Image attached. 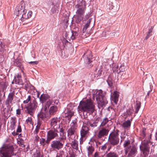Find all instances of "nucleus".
<instances>
[{
  "label": "nucleus",
  "instance_id": "nucleus-1",
  "mask_svg": "<svg viewBox=\"0 0 157 157\" xmlns=\"http://www.w3.org/2000/svg\"><path fill=\"white\" fill-rule=\"evenodd\" d=\"M129 139L124 141L123 146L125 154L127 157H135L137 154L138 147L137 146L132 144Z\"/></svg>",
  "mask_w": 157,
  "mask_h": 157
},
{
  "label": "nucleus",
  "instance_id": "nucleus-2",
  "mask_svg": "<svg viewBox=\"0 0 157 157\" xmlns=\"http://www.w3.org/2000/svg\"><path fill=\"white\" fill-rule=\"evenodd\" d=\"M96 97L97 101L98 107V108L104 107L107 103V101L105 97V95L103 93L101 90H97L93 94V99Z\"/></svg>",
  "mask_w": 157,
  "mask_h": 157
},
{
  "label": "nucleus",
  "instance_id": "nucleus-3",
  "mask_svg": "<svg viewBox=\"0 0 157 157\" xmlns=\"http://www.w3.org/2000/svg\"><path fill=\"white\" fill-rule=\"evenodd\" d=\"M14 147L11 144H4L0 148L2 157H11L14 154Z\"/></svg>",
  "mask_w": 157,
  "mask_h": 157
},
{
  "label": "nucleus",
  "instance_id": "nucleus-4",
  "mask_svg": "<svg viewBox=\"0 0 157 157\" xmlns=\"http://www.w3.org/2000/svg\"><path fill=\"white\" fill-rule=\"evenodd\" d=\"M57 111V109H41L40 113L38 115V117L44 121L46 118L50 117V115L54 114Z\"/></svg>",
  "mask_w": 157,
  "mask_h": 157
},
{
  "label": "nucleus",
  "instance_id": "nucleus-5",
  "mask_svg": "<svg viewBox=\"0 0 157 157\" xmlns=\"http://www.w3.org/2000/svg\"><path fill=\"white\" fill-rule=\"evenodd\" d=\"M119 131L112 132L109 135L108 139V142L112 146H115L118 144L120 139Z\"/></svg>",
  "mask_w": 157,
  "mask_h": 157
},
{
  "label": "nucleus",
  "instance_id": "nucleus-6",
  "mask_svg": "<svg viewBox=\"0 0 157 157\" xmlns=\"http://www.w3.org/2000/svg\"><path fill=\"white\" fill-rule=\"evenodd\" d=\"M95 104L91 99L83 98L79 103L78 108H94Z\"/></svg>",
  "mask_w": 157,
  "mask_h": 157
},
{
  "label": "nucleus",
  "instance_id": "nucleus-7",
  "mask_svg": "<svg viewBox=\"0 0 157 157\" xmlns=\"http://www.w3.org/2000/svg\"><path fill=\"white\" fill-rule=\"evenodd\" d=\"M64 144V140L59 138L52 141L51 143V148L54 150H59L61 149Z\"/></svg>",
  "mask_w": 157,
  "mask_h": 157
},
{
  "label": "nucleus",
  "instance_id": "nucleus-8",
  "mask_svg": "<svg viewBox=\"0 0 157 157\" xmlns=\"http://www.w3.org/2000/svg\"><path fill=\"white\" fill-rule=\"evenodd\" d=\"M75 8L78 9L76 12L77 16L83 17L86 10V6L84 1L79 2L75 6Z\"/></svg>",
  "mask_w": 157,
  "mask_h": 157
},
{
  "label": "nucleus",
  "instance_id": "nucleus-9",
  "mask_svg": "<svg viewBox=\"0 0 157 157\" xmlns=\"http://www.w3.org/2000/svg\"><path fill=\"white\" fill-rule=\"evenodd\" d=\"M26 11L25 4L22 3L17 6L15 10V14L17 16H18L21 15H22V13H25Z\"/></svg>",
  "mask_w": 157,
  "mask_h": 157
},
{
  "label": "nucleus",
  "instance_id": "nucleus-10",
  "mask_svg": "<svg viewBox=\"0 0 157 157\" xmlns=\"http://www.w3.org/2000/svg\"><path fill=\"white\" fill-rule=\"evenodd\" d=\"M58 130L54 129V130H51L47 132V138L50 142L52 140L58 137Z\"/></svg>",
  "mask_w": 157,
  "mask_h": 157
},
{
  "label": "nucleus",
  "instance_id": "nucleus-11",
  "mask_svg": "<svg viewBox=\"0 0 157 157\" xmlns=\"http://www.w3.org/2000/svg\"><path fill=\"white\" fill-rule=\"evenodd\" d=\"M109 130L104 127H102L98 131V134H97V138L99 139H100L105 136H107L108 134Z\"/></svg>",
  "mask_w": 157,
  "mask_h": 157
},
{
  "label": "nucleus",
  "instance_id": "nucleus-12",
  "mask_svg": "<svg viewBox=\"0 0 157 157\" xmlns=\"http://www.w3.org/2000/svg\"><path fill=\"white\" fill-rule=\"evenodd\" d=\"M119 97L118 92L117 91H115L113 94L111 95V102L114 107H118L117 103L118 101Z\"/></svg>",
  "mask_w": 157,
  "mask_h": 157
},
{
  "label": "nucleus",
  "instance_id": "nucleus-13",
  "mask_svg": "<svg viewBox=\"0 0 157 157\" xmlns=\"http://www.w3.org/2000/svg\"><path fill=\"white\" fill-rule=\"evenodd\" d=\"M77 131V129L70 127L67 131V136L69 140L75 139Z\"/></svg>",
  "mask_w": 157,
  "mask_h": 157
},
{
  "label": "nucleus",
  "instance_id": "nucleus-14",
  "mask_svg": "<svg viewBox=\"0 0 157 157\" xmlns=\"http://www.w3.org/2000/svg\"><path fill=\"white\" fill-rule=\"evenodd\" d=\"M91 53V52L90 50H88L83 55L85 62L87 64H90L92 62L91 60L92 56Z\"/></svg>",
  "mask_w": 157,
  "mask_h": 157
},
{
  "label": "nucleus",
  "instance_id": "nucleus-15",
  "mask_svg": "<svg viewBox=\"0 0 157 157\" xmlns=\"http://www.w3.org/2000/svg\"><path fill=\"white\" fill-rule=\"evenodd\" d=\"M89 128L85 125H83L80 131L81 136L82 137H87L89 135Z\"/></svg>",
  "mask_w": 157,
  "mask_h": 157
},
{
  "label": "nucleus",
  "instance_id": "nucleus-16",
  "mask_svg": "<svg viewBox=\"0 0 157 157\" xmlns=\"http://www.w3.org/2000/svg\"><path fill=\"white\" fill-rule=\"evenodd\" d=\"M14 92L13 91V92L10 93L8 96V98L6 102V106L8 108H10V104H12V102L13 100V97L14 96Z\"/></svg>",
  "mask_w": 157,
  "mask_h": 157
},
{
  "label": "nucleus",
  "instance_id": "nucleus-17",
  "mask_svg": "<svg viewBox=\"0 0 157 157\" xmlns=\"http://www.w3.org/2000/svg\"><path fill=\"white\" fill-rule=\"evenodd\" d=\"M150 144V142L148 143H144L142 145L140 146V150L143 152V154H144V153L146 152H148L149 151V144Z\"/></svg>",
  "mask_w": 157,
  "mask_h": 157
},
{
  "label": "nucleus",
  "instance_id": "nucleus-18",
  "mask_svg": "<svg viewBox=\"0 0 157 157\" xmlns=\"http://www.w3.org/2000/svg\"><path fill=\"white\" fill-rule=\"evenodd\" d=\"M63 113L65 114V117H68V120L69 122L71 121V117L73 115L74 112L70 110V109H66Z\"/></svg>",
  "mask_w": 157,
  "mask_h": 157
},
{
  "label": "nucleus",
  "instance_id": "nucleus-19",
  "mask_svg": "<svg viewBox=\"0 0 157 157\" xmlns=\"http://www.w3.org/2000/svg\"><path fill=\"white\" fill-rule=\"evenodd\" d=\"M59 120L57 117L53 118L51 120V127L55 129L57 128L58 126H59Z\"/></svg>",
  "mask_w": 157,
  "mask_h": 157
},
{
  "label": "nucleus",
  "instance_id": "nucleus-20",
  "mask_svg": "<svg viewBox=\"0 0 157 157\" xmlns=\"http://www.w3.org/2000/svg\"><path fill=\"white\" fill-rule=\"evenodd\" d=\"M32 15V12L31 11H29L28 13L26 12L25 13H22V17L21 18V20L22 22H24L25 21L31 17Z\"/></svg>",
  "mask_w": 157,
  "mask_h": 157
},
{
  "label": "nucleus",
  "instance_id": "nucleus-21",
  "mask_svg": "<svg viewBox=\"0 0 157 157\" xmlns=\"http://www.w3.org/2000/svg\"><path fill=\"white\" fill-rule=\"evenodd\" d=\"M14 81H15V83L16 84L22 85L23 84L20 74H18L17 75L14 77Z\"/></svg>",
  "mask_w": 157,
  "mask_h": 157
},
{
  "label": "nucleus",
  "instance_id": "nucleus-22",
  "mask_svg": "<svg viewBox=\"0 0 157 157\" xmlns=\"http://www.w3.org/2000/svg\"><path fill=\"white\" fill-rule=\"evenodd\" d=\"M37 103L35 99L31 100L25 108H36L37 107Z\"/></svg>",
  "mask_w": 157,
  "mask_h": 157
},
{
  "label": "nucleus",
  "instance_id": "nucleus-23",
  "mask_svg": "<svg viewBox=\"0 0 157 157\" xmlns=\"http://www.w3.org/2000/svg\"><path fill=\"white\" fill-rule=\"evenodd\" d=\"M59 131L60 133V136L61 137L59 138L61 139H63L65 140L66 139V132L63 128L62 127L60 128L59 126Z\"/></svg>",
  "mask_w": 157,
  "mask_h": 157
},
{
  "label": "nucleus",
  "instance_id": "nucleus-24",
  "mask_svg": "<svg viewBox=\"0 0 157 157\" xmlns=\"http://www.w3.org/2000/svg\"><path fill=\"white\" fill-rule=\"evenodd\" d=\"M50 97L49 95L45 94H43L41 95L40 98V101L42 103H44L46 100H48Z\"/></svg>",
  "mask_w": 157,
  "mask_h": 157
},
{
  "label": "nucleus",
  "instance_id": "nucleus-25",
  "mask_svg": "<svg viewBox=\"0 0 157 157\" xmlns=\"http://www.w3.org/2000/svg\"><path fill=\"white\" fill-rule=\"evenodd\" d=\"M131 124V121L128 120L124 121L121 125L124 129H128L130 128Z\"/></svg>",
  "mask_w": 157,
  "mask_h": 157
},
{
  "label": "nucleus",
  "instance_id": "nucleus-26",
  "mask_svg": "<svg viewBox=\"0 0 157 157\" xmlns=\"http://www.w3.org/2000/svg\"><path fill=\"white\" fill-rule=\"evenodd\" d=\"M86 149L88 155H91L94 151V148L92 145L87 146Z\"/></svg>",
  "mask_w": 157,
  "mask_h": 157
},
{
  "label": "nucleus",
  "instance_id": "nucleus-27",
  "mask_svg": "<svg viewBox=\"0 0 157 157\" xmlns=\"http://www.w3.org/2000/svg\"><path fill=\"white\" fill-rule=\"evenodd\" d=\"M39 141L40 145L43 147L46 144H48L50 142L47 138L46 140L45 139L41 138L39 139Z\"/></svg>",
  "mask_w": 157,
  "mask_h": 157
},
{
  "label": "nucleus",
  "instance_id": "nucleus-28",
  "mask_svg": "<svg viewBox=\"0 0 157 157\" xmlns=\"http://www.w3.org/2000/svg\"><path fill=\"white\" fill-rule=\"evenodd\" d=\"M14 66L18 67L20 69H22L23 68L22 63L21 60L17 59L14 60L13 63Z\"/></svg>",
  "mask_w": 157,
  "mask_h": 157
},
{
  "label": "nucleus",
  "instance_id": "nucleus-29",
  "mask_svg": "<svg viewBox=\"0 0 157 157\" xmlns=\"http://www.w3.org/2000/svg\"><path fill=\"white\" fill-rule=\"evenodd\" d=\"M42 124V121L40 119L38 120L37 121V124L36 126V128L34 132V134H37L39 131V130L40 128V126Z\"/></svg>",
  "mask_w": 157,
  "mask_h": 157
},
{
  "label": "nucleus",
  "instance_id": "nucleus-30",
  "mask_svg": "<svg viewBox=\"0 0 157 157\" xmlns=\"http://www.w3.org/2000/svg\"><path fill=\"white\" fill-rule=\"evenodd\" d=\"M16 120L15 117H12L11 121V125L10 128L11 129L13 130L15 128Z\"/></svg>",
  "mask_w": 157,
  "mask_h": 157
},
{
  "label": "nucleus",
  "instance_id": "nucleus-31",
  "mask_svg": "<svg viewBox=\"0 0 157 157\" xmlns=\"http://www.w3.org/2000/svg\"><path fill=\"white\" fill-rule=\"evenodd\" d=\"M108 145V144L106 143L100 146L99 147V151L101 152H104L107 149V146Z\"/></svg>",
  "mask_w": 157,
  "mask_h": 157
},
{
  "label": "nucleus",
  "instance_id": "nucleus-32",
  "mask_svg": "<svg viewBox=\"0 0 157 157\" xmlns=\"http://www.w3.org/2000/svg\"><path fill=\"white\" fill-rule=\"evenodd\" d=\"M72 140L71 143V145L72 147L75 149H77L78 147V143L77 140H76L75 139L73 140Z\"/></svg>",
  "mask_w": 157,
  "mask_h": 157
},
{
  "label": "nucleus",
  "instance_id": "nucleus-33",
  "mask_svg": "<svg viewBox=\"0 0 157 157\" xmlns=\"http://www.w3.org/2000/svg\"><path fill=\"white\" fill-rule=\"evenodd\" d=\"M77 120L76 118H75L73 120L70 124V127L77 129Z\"/></svg>",
  "mask_w": 157,
  "mask_h": 157
},
{
  "label": "nucleus",
  "instance_id": "nucleus-34",
  "mask_svg": "<svg viewBox=\"0 0 157 157\" xmlns=\"http://www.w3.org/2000/svg\"><path fill=\"white\" fill-rule=\"evenodd\" d=\"M105 157H118V155L116 152L110 151L106 155Z\"/></svg>",
  "mask_w": 157,
  "mask_h": 157
},
{
  "label": "nucleus",
  "instance_id": "nucleus-35",
  "mask_svg": "<svg viewBox=\"0 0 157 157\" xmlns=\"http://www.w3.org/2000/svg\"><path fill=\"white\" fill-rule=\"evenodd\" d=\"M109 121V120L108 118H105L103 119V121L100 126V127L101 128V127H104L108 122Z\"/></svg>",
  "mask_w": 157,
  "mask_h": 157
},
{
  "label": "nucleus",
  "instance_id": "nucleus-36",
  "mask_svg": "<svg viewBox=\"0 0 157 157\" xmlns=\"http://www.w3.org/2000/svg\"><path fill=\"white\" fill-rule=\"evenodd\" d=\"M145 105L144 104L141 105L140 102L139 101H136L135 103V108H140V107L142 108L144 107Z\"/></svg>",
  "mask_w": 157,
  "mask_h": 157
},
{
  "label": "nucleus",
  "instance_id": "nucleus-37",
  "mask_svg": "<svg viewBox=\"0 0 157 157\" xmlns=\"http://www.w3.org/2000/svg\"><path fill=\"white\" fill-rule=\"evenodd\" d=\"M34 88V87L33 86H32L29 83H27L25 85V88L27 91L29 89L31 90H33Z\"/></svg>",
  "mask_w": 157,
  "mask_h": 157
},
{
  "label": "nucleus",
  "instance_id": "nucleus-38",
  "mask_svg": "<svg viewBox=\"0 0 157 157\" xmlns=\"http://www.w3.org/2000/svg\"><path fill=\"white\" fill-rule=\"evenodd\" d=\"M72 36L71 37V38L72 40L75 39L78 36V33L76 31H72Z\"/></svg>",
  "mask_w": 157,
  "mask_h": 157
},
{
  "label": "nucleus",
  "instance_id": "nucleus-39",
  "mask_svg": "<svg viewBox=\"0 0 157 157\" xmlns=\"http://www.w3.org/2000/svg\"><path fill=\"white\" fill-rule=\"evenodd\" d=\"M152 28H151L149 29L148 32L147 33V35L146 36L144 40H147L149 37L152 35Z\"/></svg>",
  "mask_w": 157,
  "mask_h": 157
},
{
  "label": "nucleus",
  "instance_id": "nucleus-40",
  "mask_svg": "<svg viewBox=\"0 0 157 157\" xmlns=\"http://www.w3.org/2000/svg\"><path fill=\"white\" fill-rule=\"evenodd\" d=\"M34 157H43L41 154L40 150L36 151V152L33 154Z\"/></svg>",
  "mask_w": 157,
  "mask_h": 157
},
{
  "label": "nucleus",
  "instance_id": "nucleus-41",
  "mask_svg": "<svg viewBox=\"0 0 157 157\" xmlns=\"http://www.w3.org/2000/svg\"><path fill=\"white\" fill-rule=\"evenodd\" d=\"M107 83L109 86H112L113 83V81L112 80L111 78L110 77H109L108 80L107 81Z\"/></svg>",
  "mask_w": 157,
  "mask_h": 157
},
{
  "label": "nucleus",
  "instance_id": "nucleus-42",
  "mask_svg": "<svg viewBox=\"0 0 157 157\" xmlns=\"http://www.w3.org/2000/svg\"><path fill=\"white\" fill-rule=\"evenodd\" d=\"M26 122L27 124H30L33 125V124L32 122V118L31 117H28L26 120Z\"/></svg>",
  "mask_w": 157,
  "mask_h": 157
},
{
  "label": "nucleus",
  "instance_id": "nucleus-43",
  "mask_svg": "<svg viewBox=\"0 0 157 157\" xmlns=\"http://www.w3.org/2000/svg\"><path fill=\"white\" fill-rule=\"evenodd\" d=\"M133 109H128L127 110L126 113L125 114L128 115H131L133 113Z\"/></svg>",
  "mask_w": 157,
  "mask_h": 157
},
{
  "label": "nucleus",
  "instance_id": "nucleus-44",
  "mask_svg": "<svg viewBox=\"0 0 157 157\" xmlns=\"http://www.w3.org/2000/svg\"><path fill=\"white\" fill-rule=\"evenodd\" d=\"M26 112L31 116H33V109H26Z\"/></svg>",
  "mask_w": 157,
  "mask_h": 157
},
{
  "label": "nucleus",
  "instance_id": "nucleus-45",
  "mask_svg": "<svg viewBox=\"0 0 157 157\" xmlns=\"http://www.w3.org/2000/svg\"><path fill=\"white\" fill-rule=\"evenodd\" d=\"M77 17L76 20L75 21L76 23H79L82 19L83 17L79 16H77Z\"/></svg>",
  "mask_w": 157,
  "mask_h": 157
},
{
  "label": "nucleus",
  "instance_id": "nucleus-46",
  "mask_svg": "<svg viewBox=\"0 0 157 157\" xmlns=\"http://www.w3.org/2000/svg\"><path fill=\"white\" fill-rule=\"evenodd\" d=\"M23 22V25H25V27H27L31 26L33 24V23L31 21H29L27 23H25V21H24Z\"/></svg>",
  "mask_w": 157,
  "mask_h": 157
},
{
  "label": "nucleus",
  "instance_id": "nucleus-47",
  "mask_svg": "<svg viewBox=\"0 0 157 157\" xmlns=\"http://www.w3.org/2000/svg\"><path fill=\"white\" fill-rule=\"evenodd\" d=\"M31 101V96L30 95H29L27 99L26 100H24L23 101V103L24 104H27L28 103V102L29 101Z\"/></svg>",
  "mask_w": 157,
  "mask_h": 157
},
{
  "label": "nucleus",
  "instance_id": "nucleus-48",
  "mask_svg": "<svg viewBox=\"0 0 157 157\" xmlns=\"http://www.w3.org/2000/svg\"><path fill=\"white\" fill-rule=\"evenodd\" d=\"M91 20V18H90L87 21L86 23V24L85 26H84L87 29L88 28V27H89L90 23Z\"/></svg>",
  "mask_w": 157,
  "mask_h": 157
},
{
  "label": "nucleus",
  "instance_id": "nucleus-49",
  "mask_svg": "<svg viewBox=\"0 0 157 157\" xmlns=\"http://www.w3.org/2000/svg\"><path fill=\"white\" fill-rule=\"evenodd\" d=\"M52 103V101L50 100H49L47 102L44 108H49Z\"/></svg>",
  "mask_w": 157,
  "mask_h": 157
},
{
  "label": "nucleus",
  "instance_id": "nucleus-50",
  "mask_svg": "<svg viewBox=\"0 0 157 157\" xmlns=\"http://www.w3.org/2000/svg\"><path fill=\"white\" fill-rule=\"evenodd\" d=\"M88 124H89L90 126L92 127H95L97 126V123L94 122L93 123H90V122H88Z\"/></svg>",
  "mask_w": 157,
  "mask_h": 157
},
{
  "label": "nucleus",
  "instance_id": "nucleus-51",
  "mask_svg": "<svg viewBox=\"0 0 157 157\" xmlns=\"http://www.w3.org/2000/svg\"><path fill=\"white\" fill-rule=\"evenodd\" d=\"M86 137H82L81 136L80 139V144H82L83 142L85 140Z\"/></svg>",
  "mask_w": 157,
  "mask_h": 157
},
{
  "label": "nucleus",
  "instance_id": "nucleus-52",
  "mask_svg": "<svg viewBox=\"0 0 157 157\" xmlns=\"http://www.w3.org/2000/svg\"><path fill=\"white\" fill-rule=\"evenodd\" d=\"M21 132V126L19 124L17 128V132Z\"/></svg>",
  "mask_w": 157,
  "mask_h": 157
},
{
  "label": "nucleus",
  "instance_id": "nucleus-53",
  "mask_svg": "<svg viewBox=\"0 0 157 157\" xmlns=\"http://www.w3.org/2000/svg\"><path fill=\"white\" fill-rule=\"evenodd\" d=\"M18 144H19L20 146L22 147H24L25 146V145L23 144V141H18Z\"/></svg>",
  "mask_w": 157,
  "mask_h": 157
},
{
  "label": "nucleus",
  "instance_id": "nucleus-54",
  "mask_svg": "<svg viewBox=\"0 0 157 157\" xmlns=\"http://www.w3.org/2000/svg\"><path fill=\"white\" fill-rule=\"evenodd\" d=\"M38 62L37 61H31L29 62V63L30 64H32L33 65H37L38 63Z\"/></svg>",
  "mask_w": 157,
  "mask_h": 157
},
{
  "label": "nucleus",
  "instance_id": "nucleus-55",
  "mask_svg": "<svg viewBox=\"0 0 157 157\" xmlns=\"http://www.w3.org/2000/svg\"><path fill=\"white\" fill-rule=\"evenodd\" d=\"M40 137L38 136V135L36 134L35 136L34 139H35V140H36V141H38Z\"/></svg>",
  "mask_w": 157,
  "mask_h": 157
},
{
  "label": "nucleus",
  "instance_id": "nucleus-56",
  "mask_svg": "<svg viewBox=\"0 0 157 157\" xmlns=\"http://www.w3.org/2000/svg\"><path fill=\"white\" fill-rule=\"evenodd\" d=\"M115 67L116 69H113V72H114V71H116L117 72H118V69L119 68V66L118 65H117V66H115Z\"/></svg>",
  "mask_w": 157,
  "mask_h": 157
},
{
  "label": "nucleus",
  "instance_id": "nucleus-57",
  "mask_svg": "<svg viewBox=\"0 0 157 157\" xmlns=\"http://www.w3.org/2000/svg\"><path fill=\"white\" fill-rule=\"evenodd\" d=\"M79 109V110H81V111H88L89 110V109H83V108H82V109Z\"/></svg>",
  "mask_w": 157,
  "mask_h": 157
},
{
  "label": "nucleus",
  "instance_id": "nucleus-58",
  "mask_svg": "<svg viewBox=\"0 0 157 157\" xmlns=\"http://www.w3.org/2000/svg\"><path fill=\"white\" fill-rule=\"evenodd\" d=\"M68 42H69L67 40H66V39H64L63 40V45L64 44L66 45V44L67 43H68Z\"/></svg>",
  "mask_w": 157,
  "mask_h": 157
},
{
  "label": "nucleus",
  "instance_id": "nucleus-59",
  "mask_svg": "<svg viewBox=\"0 0 157 157\" xmlns=\"http://www.w3.org/2000/svg\"><path fill=\"white\" fill-rule=\"evenodd\" d=\"M121 140L120 142H121H121H123V140H124V138H125V136H124H124H121Z\"/></svg>",
  "mask_w": 157,
  "mask_h": 157
},
{
  "label": "nucleus",
  "instance_id": "nucleus-60",
  "mask_svg": "<svg viewBox=\"0 0 157 157\" xmlns=\"http://www.w3.org/2000/svg\"><path fill=\"white\" fill-rule=\"evenodd\" d=\"M20 109H18L16 110V113L17 115H20L21 114Z\"/></svg>",
  "mask_w": 157,
  "mask_h": 157
},
{
  "label": "nucleus",
  "instance_id": "nucleus-61",
  "mask_svg": "<svg viewBox=\"0 0 157 157\" xmlns=\"http://www.w3.org/2000/svg\"><path fill=\"white\" fill-rule=\"evenodd\" d=\"M87 29V28H86L84 26V27L83 28V29H82L83 33H85L86 31V30Z\"/></svg>",
  "mask_w": 157,
  "mask_h": 157
},
{
  "label": "nucleus",
  "instance_id": "nucleus-62",
  "mask_svg": "<svg viewBox=\"0 0 157 157\" xmlns=\"http://www.w3.org/2000/svg\"><path fill=\"white\" fill-rule=\"evenodd\" d=\"M56 157H62V155L61 154H57Z\"/></svg>",
  "mask_w": 157,
  "mask_h": 157
},
{
  "label": "nucleus",
  "instance_id": "nucleus-63",
  "mask_svg": "<svg viewBox=\"0 0 157 157\" xmlns=\"http://www.w3.org/2000/svg\"><path fill=\"white\" fill-rule=\"evenodd\" d=\"M17 132H13L12 133V134L14 136H16L17 135Z\"/></svg>",
  "mask_w": 157,
  "mask_h": 157
},
{
  "label": "nucleus",
  "instance_id": "nucleus-64",
  "mask_svg": "<svg viewBox=\"0 0 157 157\" xmlns=\"http://www.w3.org/2000/svg\"><path fill=\"white\" fill-rule=\"evenodd\" d=\"M101 75V70H99L98 72V75L99 76H100V75Z\"/></svg>",
  "mask_w": 157,
  "mask_h": 157
}]
</instances>
